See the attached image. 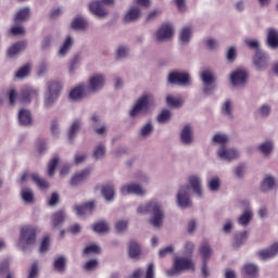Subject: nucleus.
Segmentation results:
<instances>
[{"mask_svg": "<svg viewBox=\"0 0 278 278\" xmlns=\"http://www.w3.org/2000/svg\"><path fill=\"white\" fill-rule=\"evenodd\" d=\"M116 0H94L89 3V12L98 16V18H103V16H108V7L114 5Z\"/></svg>", "mask_w": 278, "mask_h": 278, "instance_id": "5", "label": "nucleus"}, {"mask_svg": "<svg viewBox=\"0 0 278 278\" xmlns=\"http://www.w3.org/2000/svg\"><path fill=\"white\" fill-rule=\"evenodd\" d=\"M25 49H27V42L20 41L9 48L8 55L9 58H16V55H18V53H22V51H25Z\"/></svg>", "mask_w": 278, "mask_h": 278, "instance_id": "34", "label": "nucleus"}, {"mask_svg": "<svg viewBox=\"0 0 278 278\" xmlns=\"http://www.w3.org/2000/svg\"><path fill=\"white\" fill-rule=\"evenodd\" d=\"M260 260H273L278 255V242L273 243L269 248L257 252Z\"/></svg>", "mask_w": 278, "mask_h": 278, "instance_id": "19", "label": "nucleus"}, {"mask_svg": "<svg viewBox=\"0 0 278 278\" xmlns=\"http://www.w3.org/2000/svg\"><path fill=\"white\" fill-rule=\"evenodd\" d=\"M206 186L210 192H218V190H220V177L212 176L207 179Z\"/></svg>", "mask_w": 278, "mask_h": 278, "instance_id": "45", "label": "nucleus"}, {"mask_svg": "<svg viewBox=\"0 0 278 278\" xmlns=\"http://www.w3.org/2000/svg\"><path fill=\"white\" fill-rule=\"evenodd\" d=\"M189 184V189L191 188L193 194L198 199H203L205 197V189L203 188V177L199 174H191L187 177Z\"/></svg>", "mask_w": 278, "mask_h": 278, "instance_id": "6", "label": "nucleus"}, {"mask_svg": "<svg viewBox=\"0 0 278 278\" xmlns=\"http://www.w3.org/2000/svg\"><path fill=\"white\" fill-rule=\"evenodd\" d=\"M129 55V47L122 45L118 46L115 50L116 60H125Z\"/></svg>", "mask_w": 278, "mask_h": 278, "instance_id": "51", "label": "nucleus"}, {"mask_svg": "<svg viewBox=\"0 0 278 278\" xmlns=\"http://www.w3.org/2000/svg\"><path fill=\"white\" fill-rule=\"evenodd\" d=\"M60 164V157L54 156L48 165V176L53 177L55 175V168Z\"/></svg>", "mask_w": 278, "mask_h": 278, "instance_id": "57", "label": "nucleus"}, {"mask_svg": "<svg viewBox=\"0 0 278 278\" xmlns=\"http://www.w3.org/2000/svg\"><path fill=\"white\" fill-rule=\"evenodd\" d=\"M194 31L192 30V27L185 26L179 31V42L180 45H189L190 40H192V35Z\"/></svg>", "mask_w": 278, "mask_h": 278, "instance_id": "31", "label": "nucleus"}, {"mask_svg": "<svg viewBox=\"0 0 278 278\" xmlns=\"http://www.w3.org/2000/svg\"><path fill=\"white\" fill-rule=\"evenodd\" d=\"M176 201H177V205L182 210H186V207H190L192 205V201L190 200L189 185H182L179 187Z\"/></svg>", "mask_w": 278, "mask_h": 278, "instance_id": "10", "label": "nucleus"}, {"mask_svg": "<svg viewBox=\"0 0 278 278\" xmlns=\"http://www.w3.org/2000/svg\"><path fill=\"white\" fill-rule=\"evenodd\" d=\"M18 123L24 127H31L34 125V118L31 117V112L27 109H22L18 112Z\"/></svg>", "mask_w": 278, "mask_h": 278, "instance_id": "28", "label": "nucleus"}, {"mask_svg": "<svg viewBox=\"0 0 278 278\" xmlns=\"http://www.w3.org/2000/svg\"><path fill=\"white\" fill-rule=\"evenodd\" d=\"M154 129L155 128L153 126V122H151V121L147 122L140 128V131H139L140 138H143V139L150 138V136L153 134Z\"/></svg>", "mask_w": 278, "mask_h": 278, "instance_id": "40", "label": "nucleus"}, {"mask_svg": "<svg viewBox=\"0 0 278 278\" xmlns=\"http://www.w3.org/2000/svg\"><path fill=\"white\" fill-rule=\"evenodd\" d=\"M155 102V97L152 93H144L141 96L129 111V116L132 119L138 118L141 114H147L151 104Z\"/></svg>", "mask_w": 278, "mask_h": 278, "instance_id": "3", "label": "nucleus"}, {"mask_svg": "<svg viewBox=\"0 0 278 278\" xmlns=\"http://www.w3.org/2000/svg\"><path fill=\"white\" fill-rule=\"evenodd\" d=\"M84 125V122H81V119H75L72 125L70 126L68 129V138L70 140H73V138H75V136H77V134H79V129H81Z\"/></svg>", "mask_w": 278, "mask_h": 278, "instance_id": "44", "label": "nucleus"}, {"mask_svg": "<svg viewBox=\"0 0 278 278\" xmlns=\"http://www.w3.org/2000/svg\"><path fill=\"white\" fill-rule=\"evenodd\" d=\"M52 269L60 275L64 274L66 270V256L61 255L55 257L52 264Z\"/></svg>", "mask_w": 278, "mask_h": 278, "instance_id": "32", "label": "nucleus"}, {"mask_svg": "<svg viewBox=\"0 0 278 278\" xmlns=\"http://www.w3.org/2000/svg\"><path fill=\"white\" fill-rule=\"evenodd\" d=\"M89 93L88 84L80 83L70 91V99H72V101H81V99L88 97Z\"/></svg>", "mask_w": 278, "mask_h": 278, "instance_id": "18", "label": "nucleus"}, {"mask_svg": "<svg viewBox=\"0 0 278 278\" xmlns=\"http://www.w3.org/2000/svg\"><path fill=\"white\" fill-rule=\"evenodd\" d=\"M213 144L216 147H227V142H229V136L223 132H217L212 138Z\"/></svg>", "mask_w": 278, "mask_h": 278, "instance_id": "39", "label": "nucleus"}, {"mask_svg": "<svg viewBox=\"0 0 278 278\" xmlns=\"http://www.w3.org/2000/svg\"><path fill=\"white\" fill-rule=\"evenodd\" d=\"M4 97L5 99H9V103L11 105H14V103H16V99L18 98V93L15 89H10Z\"/></svg>", "mask_w": 278, "mask_h": 278, "instance_id": "62", "label": "nucleus"}, {"mask_svg": "<svg viewBox=\"0 0 278 278\" xmlns=\"http://www.w3.org/2000/svg\"><path fill=\"white\" fill-rule=\"evenodd\" d=\"M60 92H62V81L50 80L46 84L43 92V108L46 110H51L55 105L58 99H60Z\"/></svg>", "mask_w": 278, "mask_h": 278, "instance_id": "1", "label": "nucleus"}, {"mask_svg": "<svg viewBox=\"0 0 278 278\" xmlns=\"http://www.w3.org/2000/svg\"><path fill=\"white\" fill-rule=\"evenodd\" d=\"M21 197L24 203H31L34 201V191L29 188H24L21 191Z\"/></svg>", "mask_w": 278, "mask_h": 278, "instance_id": "54", "label": "nucleus"}, {"mask_svg": "<svg viewBox=\"0 0 278 278\" xmlns=\"http://www.w3.org/2000/svg\"><path fill=\"white\" fill-rule=\"evenodd\" d=\"M92 229L96 233H109L110 223L105 220H100L92 226Z\"/></svg>", "mask_w": 278, "mask_h": 278, "instance_id": "46", "label": "nucleus"}, {"mask_svg": "<svg viewBox=\"0 0 278 278\" xmlns=\"http://www.w3.org/2000/svg\"><path fill=\"white\" fill-rule=\"evenodd\" d=\"M128 227H129V222L126 219H118L115 223V231L117 233H125V231H127Z\"/></svg>", "mask_w": 278, "mask_h": 278, "instance_id": "55", "label": "nucleus"}, {"mask_svg": "<svg viewBox=\"0 0 278 278\" xmlns=\"http://www.w3.org/2000/svg\"><path fill=\"white\" fill-rule=\"evenodd\" d=\"M36 233H38V229L35 226H23L20 229V237L16 241L17 249L20 251H29V247L36 244Z\"/></svg>", "mask_w": 278, "mask_h": 278, "instance_id": "2", "label": "nucleus"}, {"mask_svg": "<svg viewBox=\"0 0 278 278\" xmlns=\"http://www.w3.org/2000/svg\"><path fill=\"white\" fill-rule=\"evenodd\" d=\"M205 45H206L207 49H210L211 51H214V49H218V47H219L218 41L214 37H207L205 39Z\"/></svg>", "mask_w": 278, "mask_h": 278, "instance_id": "61", "label": "nucleus"}, {"mask_svg": "<svg viewBox=\"0 0 278 278\" xmlns=\"http://www.w3.org/2000/svg\"><path fill=\"white\" fill-rule=\"evenodd\" d=\"M170 116H173V114L170 113V111L168 110H163L156 117L157 123H160L161 125H164L166 123H168V121H170Z\"/></svg>", "mask_w": 278, "mask_h": 278, "instance_id": "56", "label": "nucleus"}, {"mask_svg": "<svg viewBox=\"0 0 278 278\" xmlns=\"http://www.w3.org/2000/svg\"><path fill=\"white\" fill-rule=\"evenodd\" d=\"M140 253H142V249L140 248V244H138L136 241H129L128 242V255L131 260H138L140 257Z\"/></svg>", "mask_w": 278, "mask_h": 278, "instance_id": "37", "label": "nucleus"}, {"mask_svg": "<svg viewBox=\"0 0 278 278\" xmlns=\"http://www.w3.org/2000/svg\"><path fill=\"white\" fill-rule=\"evenodd\" d=\"M195 268L197 266L192 258L178 256L174 261V268L172 270H167V277H177L180 273L186 270H195Z\"/></svg>", "mask_w": 278, "mask_h": 278, "instance_id": "4", "label": "nucleus"}, {"mask_svg": "<svg viewBox=\"0 0 278 278\" xmlns=\"http://www.w3.org/2000/svg\"><path fill=\"white\" fill-rule=\"evenodd\" d=\"M167 81L176 86H190L192 78L188 72L174 71L168 74Z\"/></svg>", "mask_w": 278, "mask_h": 278, "instance_id": "9", "label": "nucleus"}, {"mask_svg": "<svg viewBox=\"0 0 278 278\" xmlns=\"http://www.w3.org/2000/svg\"><path fill=\"white\" fill-rule=\"evenodd\" d=\"M121 194L126 197L127 194H134L135 197H144L147 189L138 182H128L121 187Z\"/></svg>", "mask_w": 278, "mask_h": 278, "instance_id": "11", "label": "nucleus"}, {"mask_svg": "<svg viewBox=\"0 0 278 278\" xmlns=\"http://www.w3.org/2000/svg\"><path fill=\"white\" fill-rule=\"evenodd\" d=\"M92 169L85 168L76 174H74L70 180L71 186H80V184H84L88 177H90V173Z\"/></svg>", "mask_w": 278, "mask_h": 278, "instance_id": "22", "label": "nucleus"}, {"mask_svg": "<svg viewBox=\"0 0 278 278\" xmlns=\"http://www.w3.org/2000/svg\"><path fill=\"white\" fill-rule=\"evenodd\" d=\"M140 16H142V11L140 10V7L131 5L124 16L125 23H134L138 20H140Z\"/></svg>", "mask_w": 278, "mask_h": 278, "instance_id": "24", "label": "nucleus"}, {"mask_svg": "<svg viewBox=\"0 0 278 278\" xmlns=\"http://www.w3.org/2000/svg\"><path fill=\"white\" fill-rule=\"evenodd\" d=\"M199 254L201 256L202 263L210 262V257H212V248L208 243H203L199 249Z\"/></svg>", "mask_w": 278, "mask_h": 278, "instance_id": "41", "label": "nucleus"}, {"mask_svg": "<svg viewBox=\"0 0 278 278\" xmlns=\"http://www.w3.org/2000/svg\"><path fill=\"white\" fill-rule=\"evenodd\" d=\"M200 78L202 84H215L216 83V75L212 70H204L200 74Z\"/></svg>", "mask_w": 278, "mask_h": 278, "instance_id": "43", "label": "nucleus"}, {"mask_svg": "<svg viewBox=\"0 0 278 278\" xmlns=\"http://www.w3.org/2000/svg\"><path fill=\"white\" fill-rule=\"evenodd\" d=\"M180 142L185 147L194 144V127L192 124H185L180 129Z\"/></svg>", "mask_w": 278, "mask_h": 278, "instance_id": "17", "label": "nucleus"}, {"mask_svg": "<svg viewBox=\"0 0 278 278\" xmlns=\"http://www.w3.org/2000/svg\"><path fill=\"white\" fill-rule=\"evenodd\" d=\"M175 36V25L172 23H165L156 30V40L159 42H166L172 40Z\"/></svg>", "mask_w": 278, "mask_h": 278, "instance_id": "13", "label": "nucleus"}, {"mask_svg": "<svg viewBox=\"0 0 278 278\" xmlns=\"http://www.w3.org/2000/svg\"><path fill=\"white\" fill-rule=\"evenodd\" d=\"M230 84L235 88H244L249 84V71L247 68H237L230 74Z\"/></svg>", "mask_w": 278, "mask_h": 278, "instance_id": "7", "label": "nucleus"}, {"mask_svg": "<svg viewBox=\"0 0 278 278\" xmlns=\"http://www.w3.org/2000/svg\"><path fill=\"white\" fill-rule=\"evenodd\" d=\"M101 194L105 201H114L116 198V188H114V185H104L101 187Z\"/></svg>", "mask_w": 278, "mask_h": 278, "instance_id": "33", "label": "nucleus"}, {"mask_svg": "<svg viewBox=\"0 0 278 278\" xmlns=\"http://www.w3.org/2000/svg\"><path fill=\"white\" fill-rule=\"evenodd\" d=\"M241 273L247 278H257L260 276V266L254 263H245L241 268Z\"/></svg>", "mask_w": 278, "mask_h": 278, "instance_id": "21", "label": "nucleus"}, {"mask_svg": "<svg viewBox=\"0 0 278 278\" xmlns=\"http://www.w3.org/2000/svg\"><path fill=\"white\" fill-rule=\"evenodd\" d=\"M105 153H108V149L105 148V144L99 143L92 150V157L93 160H104Z\"/></svg>", "mask_w": 278, "mask_h": 278, "instance_id": "42", "label": "nucleus"}, {"mask_svg": "<svg viewBox=\"0 0 278 278\" xmlns=\"http://www.w3.org/2000/svg\"><path fill=\"white\" fill-rule=\"evenodd\" d=\"M156 207H162V203H160L157 200H152L146 204H141L137 208L138 214H149L150 212H154Z\"/></svg>", "mask_w": 278, "mask_h": 278, "instance_id": "29", "label": "nucleus"}, {"mask_svg": "<svg viewBox=\"0 0 278 278\" xmlns=\"http://www.w3.org/2000/svg\"><path fill=\"white\" fill-rule=\"evenodd\" d=\"M87 25L86 20L81 17H77L72 22L73 29H86Z\"/></svg>", "mask_w": 278, "mask_h": 278, "instance_id": "58", "label": "nucleus"}, {"mask_svg": "<svg viewBox=\"0 0 278 278\" xmlns=\"http://www.w3.org/2000/svg\"><path fill=\"white\" fill-rule=\"evenodd\" d=\"M217 157L224 162H233L240 157V151L235 148H229L228 146H223L217 148Z\"/></svg>", "mask_w": 278, "mask_h": 278, "instance_id": "14", "label": "nucleus"}, {"mask_svg": "<svg viewBox=\"0 0 278 278\" xmlns=\"http://www.w3.org/2000/svg\"><path fill=\"white\" fill-rule=\"evenodd\" d=\"M267 43L270 49H278V29L269 28L267 31Z\"/></svg>", "mask_w": 278, "mask_h": 278, "instance_id": "36", "label": "nucleus"}, {"mask_svg": "<svg viewBox=\"0 0 278 278\" xmlns=\"http://www.w3.org/2000/svg\"><path fill=\"white\" fill-rule=\"evenodd\" d=\"M164 223V211H162V204L161 207H156L152 212V217L150 218V224L152 227L160 228L162 227V224Z\"/></svg>", "mask_w": 278, "mask_h": 278, "instance_id": "26", "label": "nucleus"}, {"mask_svg": "<svg viewBox=\"0 0 278 278\" xmlns=\"http://www.w3.org/2000/svg\"><path fill=\"white\" fill-rule=\"evenodd\" d=\"M97 207L96 201H89L85 204H76L74 210L77 216H86V214H91V212Z\"/></svg>", "mask_w": 278, "mask_h": 278, "instance_id": "23", "label": "nucleus"}, {"mask_svg": "<svg viewBox=\"0 0 278 278\" xmlns=\"http://www.w3.org/2000/svg\"><path fill=\"white\" fill-rule=\"evenodd\" d=\"M275 177L267 175L264 177L261 188L264 192H268V190H273L275 188Z\"/></svg>", "mask_w": 278, "mask_h": 278, "instance_id": "48", "label": "nucleus"}, {"mask_svg": "<svg viewBox=\"0 0 278 278\" xmlns=\"http://www.w3.org/2000/svg\"><path fill=\"white\" fill-rule=\"evenodd\" d=\"M29 18V8L20 9L14 17L15 23H25Z\"/></svg>", "mask_w": 278, "mask_h": 278, "instance_id": "50", "label": "nucleus"}, {"mask_svg": "<svg viewBox=\"0 0 278 278\" xmlns=\"http://www.w3.org/2000/svg\"><path fill=\"white\" fill-rule=\"evenodd\" d=\"M270 112H273L270 104L265 103L257 109V115L261 116V118H268V116H270Z\"/></svg>", "mask_w": 278, "mask_h": 278, "instance_id": "53", "label": "nucleus"}, {"mask_svg": "<svg viewBox=\"0 0 278 278\" xmlns=\"http://www.w3.org/2000/svg\"><path fill=\"white\" fill-rule=\"evenodd\" d=\"M31 73V64L27 63L15 72L16 79H25Z\"/></svg>", "mask_w": 278, "mask_h": 278, "instance_id": "49", "label": "nucleus"}, {"mask_svg": "<svg viewBox=\"0 0 278 278\" xmlns=\"http://www.w3.org/2000/svg\"><path fill=\"white\" fill-rule=\"evenodd\" d=\"M222 114L226 118H233V101L230 99H227L222 104Z\"/></svg>", "mask_w": 278, "mask_h": 278, "instance_id": "38", "label": "nucleus"}, {"mask_svg": "<svg viewBox=\"0 0 278 278\" xmlns=\"http://www.w3.org/2000/svg\"><path fill=\"white\" fill-rule=\"evenodd\" d=\"M40 98V89L31 86H24L20 93L22 103H31Z\"/></svg>", "mask_w": 278, "mask_h": 278, "instance_id": "12", "label": "nucleus"}, {"mask_svg": "<svg viewBox=\"0 0 278 278\" xmlns=\"http://www.w3.org/2000/svg\"><path fill=\"white\" fill-rule=\"evenodd\" d=\"M64 220H66V212L58 211L52 215V225L54 229H60L62 225H64Z\"/></svg>", "mask_w": 278, "mask_h": 278, "instance_id": "35", "label": "nucleus"}, {"mask_svg": "<svg viewBox=\"0 0 278 278\" xmlns=\"http://www.w3.org/2000/svg\"><path fill=\"white\" fill-rule=\"evenodd\" d=\"M253 64L256 71H266L270 64V55L263 50H257L253 58Z\"/></svg>", "mask_w": 278, "mask_h": 278, "instance_id": "15", "label": "nucleus"}, {"mask_svg": "<svg viewBox=\"0 0 278 278\" xmlns=\"http://www.w3.org/2000/svg\"><path fill=\"white\" fill-rule=\"evenodd\" d=\"M249 238V231L243 230L241 232H237L233 238V247H242L247 239Z\"/></svg>", "mask_w": 278, "mask_h": 278, "instance_id": "47", "label": "nucleus"}, {"mask_svg": "<svg viewBox=\"0 0 278 278\" xmlns=\"http://www.w3.org/2000/svg\"><path fill=\"white\" fill-rule=\"evenodd\" d=\"M257 150L264 157H270L273 155V151H275V140L267 139L258 144Z\"/></svg>", "mask_w": 278, "mask_h": 278, "instance_id": "25", "label": "nucleus"}, {"mask_svg": "<svg viewBox=\"0 0 278 278\" xmlns=\"http://www.w3.org/2000/svg\"><path fill=\"white\" fill-rule=\"evenodd\" d=\"M252 220H253V211L250 207L245 208L243 213L237 218V223L241 227H249Z\"/></svg>", "mask_w": 278, "mask_h": 278, "instance_id": "30", "label": "nucleus"}, {"mask_svg": "<svg viewBox=\"0 0 278 278\" xmlns=\"http://www.w3.org/2000/svg\"><path fill=\"white\" fill-rule=\"evenodd\" d=\"M73 45H75V39L72 36H67L58 50V56L66 58L71 49H73Z\"/></svg>", "mask_w": 278, "mask_h": 278, "instance_id": "27", "label": "nucleus"}, {"mask_svg": "<svg viewBox=\"0 0 278 278\" xmlns=\"http://www.w3.org/2000/svg\"><path fill=\"white\" fill-rule=\"evenodd\" d=\"M203 92L204 94H214L216 92V84L215 83H203Z\"/></svg>", "mask_w": 278, "mask_h": 278, "instance_id": "59", "label": "nucleus"}, {"mask_svg": "<svg viewBox=\"0 0 278 278\" xmlns=\"http://www.w3.org/2000/svg\"><path fill=\"white\" fill-rule=\"evenodd\" d=\"M84 253L85 255H90L91 253H101V248L99 244L91 243L84 249Z\"/></svg>", "mask_w": 278, "mask_h": 278, "instance_id": "60", "label": "nucleus"}, {"mask_svg": "<svg viewBox=\"0 0 278 278\" xmlns=\"http://www.w3.org/2000/svg\"><path fill=\"white\" fill-rule=\"evenodd\" d=\"M166 103L169 108H181V105H184V99L168 94L166 97Z\"/></svg>", "mask_w": 278, "mask_h": 278, "instance_id": "52", "label": "nucleus"}, {"mask_svg": "<svg viewBox=\"0 0 278 278\" xmlns=\"http://www.w3.org/2000/svg\"><path fill=\"white\" fill-rule=\"evenodd\" d=\"M260 260H273L278 255V242L273 243L269 248L257 252Z\"/></svg>", "mask_w": 278, "mask_h": 278, "instance_id": "20", "label": "nucleus"}, {"mask_svg": "<svg viewBox=\"0 0 278 278\" xmlns=\"http://www.w3.org/2000/svg\"><path fill=\"white\" fill-rule=\"evenodd\" d=\"M105 74L103 73H94L88 78V85L87 90L90 92H99L100 90H103L105 87Z\"/></svg>", "mask_w": 278, "mask_h": 278, "instance_id": "8", "label": "nucleus"}, {"mask_svg": "<svg viewBox=\"0 0 278 278\" xmlns=\"http://www.w3.org/2000/svg\"><path fill=\"white\" fill-rule=\"evenodd\" d=\"M237 55H238V52L236 50V47L232 46V47L228 48L227 53H226V58H227L228 62H233L236 60Z\"/></svg>", "mask_w": 278, "mask_h": 278, "instance_id": "64", "label": "nucleus"}, {"mask_svg": "<svg viewBox=\"0 0 278 278\" xmlns=\"http://www.w3.org/2000/svg\"><path fill=\"white\" fill-rule=\"evenodd\" d=\"M20 181L21 184H25L27 181H34V184H36V186H38L40 190H47V188H49V182L43 178H41L36 173L25 172L24 174H22Z\"/></svg>", "mask_w": 278, "mask_h": 278, "instance_id": "16", "label": "nucleus"}, {"mask_svg": "<svg viewBox=\"0 0 278 278\" xmlns=\"http://www.w3.org/2000/svg\"><path fill=\"white\" fill-rule=\"evenodd\" d=\"M25 27L23 25H13L11 27V34L13 36H25Z\"/></svg>", "mask_w": 278, "mask_h": 278, "instance_id": "63", "label": "nucleus"}]
</instances>
